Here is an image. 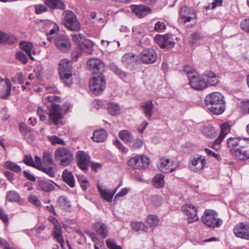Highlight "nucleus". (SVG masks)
Wrapping results in <instances>:
<instances>
[{
	"instance_id": "f257e3e1",
	"label": "nucleus",
	"mask_w": 249,
	"mask_h": 249,
	"mask_svg": "<svg viewBox=\"0 0 249 249\" xmlns=\"http://www.w3.org/2000/svg\"><path fill=\"white\" fill-rule=\"evenodd\" d=\"M204 103L210 111L215 115L222 114L225 109L224 96L219 92H213L207 95Z\"/></svg>"
},
{
	"instance_id": "f03ea898",
	"label": "nucleus",
	"mask_w": 249,
	"mask_h": 249,
	"mask_svg": "<svg viewBox=\"0 0 249 249\" xmlns=\"http://www.w3.org/2000/svg\"><path fill=\"white\" fill-rule=\"evenodd\" d=\"M184 71L187 75L190 85L192 88L201 90L206 88L203 75L200 76L194 69L187 66L184 67Z\"/></svg>"
},
{
	"instance_id": "7ed1b4c3",
	"label": "nucleus",
	"mask_w": 249,
	"mask_h": 249,
	"mask_svg": "<svg viewBox=\"0 0 249 249\" xmlns=\"http://www.w3.org/2000/svg\"><path fill=\"white\" fill-rule=\"evenodd\" d=\"M58 71L60 77L67 86L72 84V63L66 58L61 59L59 63Z\"/></svg>"
},
{
	"instance_id": "20e7f679",
	"label": "nucleus",
	"mask_w": 249,
	"mask_h": 249,
	"mask_svg": "<svg viewBox=\"0 0 249 249\" xmlns=\"http://www.w3.org/2000/svg\"><path fill=\"white\" fill-rule=\"evenodd\" d=\"M204 224L211 228H217L223 224V220L218 217L216 212L213 210H206L201 217Z\"/></svg>"
},
{
	"instance_id": "39448f33",
	"label": "nucleus",
	"mask_w": 249,
	"mask_h": 249,
	"mask_svg": "<svg viewBox=\"0 0 249 249\" xmlns=\"http://www.w3.org/2000/svg\"><path fill=\"white\" fill-rule=\"evenodd\" d=\"M71 107V105L69 102H65L62 108L59 105L53 104L49 113L50 119L55 124L57 125L63 117V113H66Z\"/></svg>"
},
{
	"instance_id": "423d86ee",
	"label": "nucleus",
	"mask_w": 249,
	"mask_h": 249,
	"mask_svg": "<svg viewBox=\"0 0 249 249\" xmlns=\"http://www.w3.org/2000/svg\"><path fill=\"white\" fill-rule=\"evenodd\" d=\"M54 158L59 162V164L63 166L70 165L73 160L72 152L65 147H59L55 150Z\"/></svg>"
},
{
	"instance_id": "0eeeda50",
	"label": "nucleus",
	"mask_w": 249,
	"mask_h": 249,
	"mask_svg": "<svg viewBox=\"0 0 249 249\" xmlns=\"http://www.w3.org/2000/svg\"><path fill=\"white\" fill-rule=\"evenodd\" d=\"M63 24L71 31H79L81 28V24L77 18L76 15L71 10H66L63 14Z\"/></svg>"
},
{
	"instance_id": "6e6552de",
	"label": "nucleus",
	"mask_w": 249,
	"mask_h": 249,
	"mask_svg": "<svg viewBox=\"0 0 249 249\" xmlns=\"http://www.w3.org/2000/svg\"><path fill=\"white\" fill-rule=\"evenodd\" d=\"M89 86L90 90L95 94L101 93L106 87V82L103 73L93 75L90 79Z\"/></svg>"
},
{
	"instance_id": "1a4fd4ad",
	"label": "nucleus",
	"mask_w": 249,
	"mask_h": 249,
	"mask_svg": "<svg viewBox=\"0 0 249 249\" xmlns=\"http://www.w3.org/2000/svg\"><path fill=\"white\" fill-rule=\"evenodd\" d=\"M179 165V162L177 160H170L166 157L159 159L157 163L158 169L164 173H170L176 170Z\"/></svg>"
},
{
	"instance_id": "9d476101",
	"label": "nucleus",
	"mask_w": 249,
	"mask_h": 249,
	"mask_svg": "<svg viewBox=\"0 0 249 249\" xmlns=\"http://www.w3.org/2000/svg\"><path fill=\"white\" fill-rule=\"evenodd\" d=\"M149 159L144 155L137 156L131 158L127 161V164L135 169H142L148 167Z\"/></svg>"
},
{
	"instance_id": "9b49d317",
	"label": "nucleus",
	"mask_w": 249,
	"mask_h": 249,
	"mask_svg": "<svg viewBox=\"0 0 249 249\" xmlns=\"http://www.w3.org/2000/svg\"><path fill=\"white\" fill-rule=\"evenodd\" d=\"M155 40L160 48L166 50L172 49L175 45L172 36L169 34L156 35Z\"/></svg>"
},
{
	"instance_id": "f8f14e48",
	"label": "nucleus",
	"mask_w": 249,
	"mask_h": 249,
	"mask_svg": "<svg viewBox=\"0 0 249 249\" xmlns=\"http://www.w3.org/2000/svg\"><path fill=\"white\" fill-rule=\"evenodd\" d=\"M206 164L205 158L198 155L191 156L188 162V165L192 171L197 172L203 169Z\"/></svg>"
},
{
	"instance_id": "ddd939ff",
	"label": "nucleus",
	"mask_w": 249,
	"mask_h": 249,
	"mask_svg": "<svg viewBox=\"0 0 249 249\" xmlns=\"http://www.w3.org/2000/svg\"><path fill=\"white\" fill-rule=\"evenodd\" d=\"M141 61L145 64H151L157 59V54L152 48H145L142 50L140 54Z\"/></svg>"
},
{
	"instance_id": "4468645a",
	"label": "nucleus",
	"mask_w": 249,
	"mask_h": 249,
	"mask_svg": "<svg viewBox=\"0 0 249 249\" xmlns=\"http://www.w3.org/2000/svg\"><path fill=\"white\" fill-rule=\"evenodd\" d=\"M76 158L77 165L85 172L89 170V164L90 162V156L88 153L79 150L76 152Z\"/></svg>"
},
{
	"instance_id": "2eb2a0df",
	"label": "nucleus",
	"mask_w": 249,
	"mask_h": 249,
	"mask_svg": "<svg viewBox=\"0 0 249 249\" xmlns=\"http://www.w3.org/2000/svg\"><path fill=\"white\" fill-rule=\"evenodd\" d=\"M233 231L236 237L249 240V223H238L234 227Z\"/></svg>"
},
{
	"instance_id": "dca6fc26",
	"label": "nucleus",
	"mask_w": 249,
	"mask_h": 249,
	"mask_svg": "<svg viewBox=\"0 0 249 249\" xmlns=\"http://www.w3.org/2000/svg\"><path fill=\"white\" fill-rule=\"evenodd\" d=\"M54 42L56 48L60 51L66 52L71 47V43L68 38L64 35L56 36L54 38Z\"/></svg>"
},
{
	"instance_id": "f3484780",
	"label": "nucleus",
	"mask_w": 249,
	"mask_h": 249,
	"mask_svg": "<svg viewBox=\"0 0 249 249\" xmlns=\"http://www.w3.org/2000/svg\"><path fill=\"white\" fill-rule=\"evenodd\" d=\"M231 154L239 160H247L249 159V140L242 145V147L232 150Z\"/></svg>"
},
{
	"instance_id": "a211bd4d",
	"label": "nucleus",
	"mask_w": 249,
	"mask_h": 249,
	"mask_svg": "<svg viewBox=\"0 0 249 249\" xmlns=\"http://www.w3.org/2000/svg\"><path fill=\"white\" fill-rule=\"evenodd\" d=\"M196 13L192 8L184 6L180 10V20L183 24L191 21L196 18Z\"/></svg>"
},
{
	"instance_id": "6ab92c4d",
	"label": "nucleus",
	"mask_w": 249,
	"mask_h": 249,
	"mask_svg": "<svg viewBox=\"0 0 249 249\" xmlns=\"http://www.w3.org/2000/svg\"><path fill=\"white\" fill-rule=\"evenodd\" d=\"M88 69L94 75L102 73L104 70V64L99 59L94 58L89 59L87 62Z\"/></svg>"
},
{
	"instance_id": "aec40b11",
	"label": "nucleus",
	"mask_w": 249,
	"mask_h": 249,
	"mask_svg": "<svg viewBox=\"0 0 249 249\" xmlns=\"http://www.w3.org/2000/svg\"><path fill=\"white\" fill-rule=\"evenodd\" d=\"M138 56L132 53H125L122 58L123 64L127 68L132 69L137 64Z\"/></svg>"
},
{
	"instance_id": "412c9836",
	"label": "nucleus",
	"mask_w": 249,
	"mask_h": 249,
	"mask_svg": "<svg viewBox=\"0 0 249 249\" xmlns=\"http://www.w3.org/2000/svg\"><path fill=\"white\" fill-rule=\"evenodd\" d=\"M181 210L187 215L188 221L190 223L196 221L198 219L196 208L194 206L191 204L185 205L182 206Z\"/></svg>"
},
{
	"instance_id": "4be33fe9",
	"label": "nucleus",
	"mask_w": 249,
	"mask_h": 249,
	"mask_svg": "<svg viewBox=\"0 0 249 249\" xmlns=\"http://www.w3.org/2000/svg\"><path fill=\"white\" fill-rule=\"evenodd\" d=\"M131 9L132 12L140 18L147 16L152 12V9L150 7L143 5H132Z\"/></svg>"
},
{
	"instance_id": "5701e85b",
	"label": "nucleus",
	"mask_w": 249,
	"mask_h": 249,
	"mask_svg": "<svg viewBox=\"0 0 249 249\" xmlns=\"http://www.w3.org/2000/svg\"><path fill=\"white\" fill-rule=\"evenodd\" d=\"M249 139H239L238 138H230L227 140V143L231 154L232 150H236V148L242 147Z\"/></svg>"
},
{
	"instance_id": "b1692460",
	"label": "nucleus",
	"mask_w": 249,
	"mask_h": 249,
	"mask_svg": "<svg viewBox=\"0 0 249 249\" xmlns=\"http://www.w3.org/2000/svg\"><path fill=\"white\" fill-rule=\"evenodd\" d=\"M202 75L204 81H205L206 87L208 85H216L219 83L218 76L212 71H206Z\"/></svg>"
},
{
	"instance_id": "393cba45",
	"label": "nucleus",
	"mask_w": 249,
	"mask_h": 249,
	"mask_svg": "<svg viewBox=\"0 0 249 249\" xmlns=\"http://www.w3.org/2000/svg\"><path fill=\"white\" fill-rule=\"evenodd\" d=\"M56 222V224H55L53 232V235L57 242L60 244L61 247L64 248L65 242L62 233V228L59 222Z\"/></svg>"
},
{
	"instance_id": "a878e982",
	"label": "nucleus",
	"mask_w": 249,
	"mask_h": 249,
	"mask_svg": "<svg viewBox=\"0 0 249 249\" xmlns=\"http://www.w3.org/2000/svg\"><path fill=\"white\" fill-rule=\"evenodd\" d=\"M107 136V131L103 129L95 130L91 137L92 140L96 142H105Z\"/></svg>"
},
{
	"instance_id": "bb28decb",
	"label": "nucleus",
	"mask_w": 249,
	"mask_h": 249,
	"mask_svg": "<svg viewBox=\"0 0 249 249\" xmlns=\"http://www.w3.org/2000/svg\"><path fill=\"white\" fill-rule=\"evenodd\" d=\"M62 177L63 180L71 187L75 186V180L72 173L68 169H65L62 173Z\"/></svg>"
},
{
	"instance_id": "cd10ccee",
	"label": "nucleus",
	"mask_w": 249,
	"mask_h": 249,
	"mask_svg": "<svg viewBox=\"0 0 249 249\" xmlns=\"http://www.w3.org/2000/svg\"><path fill=\"white\" fill-rule=\"evenodd\" d=\"M97 187L102 197L108 202H111L117 189L113 192H110L107 189H102L99 184L97 185Z\"/></svg>"
},
{
	"instance_id": "c85d7f7f",
	"label": "nucleus",
	"mask_w": 249,
	"mask_h": 249,
	"mask_svg": "<svg viewBox=\"0 0 249 249\" xmlns=\"http://www.w3.org/2000/svg\"><path fill=\"white\" fill-rule=\"evenodd\" d=\"M93 227L96 232L103 238H106L107 236L108 230L107 226L105 224L101 222H97L93 225Z\"/></svg>"
},
{
	"instance_id": "c756f323",
	"label": "nucleus",
	"mask_w": 249,
	"mask_h": 249,
	"mask_svg": "<svg viewBox=\"0 0 249 249\" xmlns=\"http://www.w3.org/2000/svg\"><path fill=\"white\" fill-rule=\"evenodd\" d=\"M204 35L200 32L192 33L189 38V43L192 46L199 44L203 40Z\"/></svg>"
},
{
	"instance_id": "7c9ffc66",
	"label": "nucleus",
	"mask_w": 249,
	"mask_h": 249,
	"mask_svg": "<svg viewBox=\"0 0 249 249\" xmlns=\"http://www.w3.org/2000/svg\"><path fill=\"white\" fill-rule=\"evenodd\" d=\"M45 3L51 9H59L64 10L66 8L65 4L61 0H45Z\"/></svg>"
},
{
	"instance_id": "2f4dec72",
	"label": "nucleus",
	"mask_w": 249,
	"mask_h": 249,
	"mask_svg": "<svg viewBox=\"0 0 249 249\" xmlns=\"http://www.w3.org/2000/svg\"><path fill=\"white\" fill-rule=\"evenodd\" d=\"M58 207L65 211H69L71 207V201L65 196H60L57 199Z\"/></svg>"
},
{
	"instance_id": "473e14b6",
	"label": "nucleus",
	"mask_w": 249,
	"mask_h": 249,
	"mask_svg": "<svg viewBox=\"0 0 249 249\" xmlns=\"http://www.w3.org/2000/svg\"><path fill=\"white\" fill-rule=\"evenodd\" d=\"M141 107L143 110L145 117L151 118L153 114V109L154 107L152 101L148 100L145 102L141 106Z\"/></svg>"
},
{
	"instance_id": "72a5a7b5",
	"label": "nucleus",
	"mask_w": 249,
	"mask_h": 249,
	"mask_svg": "<svg viewBox=\"0 0 249 249\" xmlns=\"http://www.w3.org/2000/svg\"><path fill=\"white\" fill-rule=\"evenodd\" d=\"M16 40L14 35L0 32V43L2 44L13 43Z\"/></svg>"
},
{
	"instance_id": "f704fd0d",
	"label": "nucleus",
	"mask_w": 249,
	"mask_h": 249,
	"mask_svg": "<svg viewBox=\"0 0 249 249\" xmlns=\"http://www.w3.org/2000/svg\"><path fill=\"white\" fill-rule=\"evenodd\" d=\"M20 48L26 52L28 56L32 59L34 60L32 54H35V51L33 49V44L30 42H22L20 44Z\"/></svg>"
},
{
	"instance_id": "c9c22d12",
	"label": "nucleus",
	"mask_w": 249,
	"mask_h": 249,
	"mask_svg": "<svg viewBox=\"0 0 249 249\" xmlns=\"http://www.w3.org/2000/svg\"><path fill=\"white\" fill-rule=\"evenodd\" d=\"M202 132L206 137L212 139L214 138L217 133V130L214 127L210 125L204 126Z\"/></svg>"
},
{
	"instance_id": "e433bc0d",
	"label": "nucleus",
	"mask_w": 249,
	"mask_h": 249,
	"mask_svg": "<svg viewBox=\"0 0 249 249\" xmlns=\"http://www.w3.org/2000/svg\"><path fill=\"white\" fill-rule=\"evenodd\" d=\"M119 138L125 143L131 142L133 139L132 134L128 130H122L118 133Z\"/></svg>"
},
{
	"instance_id": "4c0bfd02",
	"label": "nucleus",
	"mask_w": 249,
	"mask_h": 249,
	"mask_svg": "<svg viewBox=\"0 0 249 249\" xmlns=\"http://www.w3.org/2000/svg\"><path fill=\"white\" fill-rule=\"evenodd\" d=\"M43 161L46 166H55L51 152L45 150L43 153Z\"/></svg>"
},
{
	"instance_id": "58836bf2",
	"label": "nucleus",
	"mask_w": 249,
	"mask_h": 249,
	"mask_svg": "<svg viewBox=\"0 0 249 249\" xmlns=\"http://www.w3.org/2000/svg\"><path fill=\"white\" fill-rule=\"evenodd\" d=\"M230 131V125L228 123H224L221 125V132L217 138V142H221L227 134Z\"/></svg>"
},
{
	"instance_id": "ea45409f",
	"label": "nucleus",
	"mask_w": 249,
	"mask_h": 249,
	"mask_svg": "<svg viewBox=\"0 0 249 249\" xmlns=\"http://www.w3.org/2000/svg\"><path fill=\"white\" fill-rule=\"evenodd\" d=\"M2 82H4V84L6 85V89L4 93L0 94V97H4L10 94L12 87V84L9 79L6 78H2L0 76V84Z\"/></svg>"
},
{
	"instance_id": "a19ab883",
	"label": "nucleus",
	"mask_w": 249,
	"mask_h": 249,
	"mask_svg": "<svg viewBox=\"0 0 249 249\" xmlns=\"http://www.w3.org/2000/svg\"><path fill=\"white\" fill-rule=\"evenodd\" d=\"M7 199L10 202H18L21 200L19 195L15 191H10L7 193Z\"/></svg>"
},
{
	"instance_id": "79ce46f5",
	"label": "nucleus",
	"mask_w": 249,
	"mask_h": 249,
	"mask_svg": "<svg viewBox=\"0 0 249 249\" xmlns=\"http://www.w3.org/2000/svg\"><path fill=\"white\" fill-rule=\"evenodd\" d=\"M84 51L88 53H91L93 51V44L92 42L89 39H85L80 46Z\"/></svg>"
},
{
	"instance_id": "37998d69",
	"label": "nucleus",
	"mask_w": 249,
	"mask_h": 249,
	"mask_svg": "<svg viewBox=\"0 0 249 249\" xmlns=\"http://www.w3.org/2000/svg\"><path fill=\"white\" fill-rule=\"evenodd\" d=\"M164 176L162 174H157L153 178V183L157 188L163 187L164 185Z\"/></svg>"
},
{
	"instance_id": "c03bdc74",
	"label": "nucleus",
	"mask_w": 249,
	"mask_h": 249,
	"mask_svg": "<svg viewBox=\"0 0 249 249\" xmlns=\"http://www.w3.org/2000/svg\"><path fill=\"white\" fill-rule=\"evenodd\" d=\"M107 109L109 113L112 115H117L120 112V108L118 104L110 103L108 104Z\"/></svg>"
},
{
	"instance_id": "a18cd8bd",
	"label": "nucleus",
	"mask_w": 249,
	"mask_h": 249,
	"mask_svg": "<svg viewBox=\"0 0 249 249\" xmlns=\"http://www.w3.org/2000/svg\"><path fill=\"white\" fill-rule=\"evenodd\" d=\"M4 165L8 169L16 173H18L21 172L20 167L18 164L11 161H6L4 163Z\"/></svg>"
},
{
	"instance_id": "49530a36",
	"label": "nucleus",
	"mask_w": 249,
	"mask_h": 249,
	"mask_svg": "<svg viewBox=\"0 0 249 249\" xmlns=\"http://www.w3.org/2000/svg\"><path fill=\"white\" fill-rule=\"evenodd\" d=\"M38 185L40 188L44 192H50L54 189V186L52 184L44 180L39 181Z\"/></svg>"
},
{
	"instance_id": "de8ad7c7",
	"label": "nucleus",
	"mask_w": 249,
	"mask_h": 249,
	"mask_svg": "<svg viewBox=\"0 0 249 249\" xmlns=\"http://www.w3.org/2000/svg\"><path fill=\"white\" fill-rule=\"evenodd\" d=\"M40 21L41 22H46L49 23L53 24L55 25V27H54L53 29H51L49 31V33H46V35L47 36V40L50 42L52 41V38L51 37H49V36L54 35V34L56 33V32L57 31H59V27H58V25L55 22H53L50 20H41Z\"/></svg>"
},
{
	"instance_id": "09e8293b",
	"label": "nucleus",
	"mask_w": 249,
	"mask_h": 249,
	"mask_svg": "<svg viewBox=\"0 0 249 249\" xmlns=\"http://www.w3.org/2000/svg\"><path fill=\"white\" fill-rule=\"evenodd\" d=\"M131 227L132 229L136 231H146L147 229L145 224L141 222H132L131 223Z\"/></svg>"
},
{
	"instance_id": "8fccbe9b",
	"label": "nucleus",
	"mask_w": 249,
	"mask_h": 249,
	"mask_svg": "<svg viewBox=\"0 0 249 249\" xmlns=\"http://www.w3.org/2000/svg\"><path fill=\"white\" fill-rule=\"evenodd\" d=\"M159 222V219L155 215H149L147 218V223L150 226H156Z\"/></svg>"
},
{
	"instance_id": "3c124183",
	"label": "nucleus",
	"mask_w": 249,
	"mask_h": 249,
	"mask_svg": "<svg viewBox=\"0 0 249 249\" xmlns=\"http://www.w3.org/2000/svg\"><path fill=\"white\" fill-rule=\"evenodd\" d=\"M54 166H51L49 167H45L43 165L40 167L39 170L43 171L48 175L49 177L53 178L55 176V172L53 169Z\"/></svg>"
},
{
	"instance_id": "603ef678",
	"label": "nucleus",
	"mask_w": 249,
	"mask_h": 249,
	"mask_svg": "<svg viewBox=\"0 0 249 249\" xmlns=\"http://www.w3.org/2000/svg\"><path fill=\"white\" fill-rule=\"evenodd\" d=\"M71 36L72 40L78 43L79 46L82 45V43L86 39L85 36L82 34H73Z\"/></svg>"
},
{
	"instance_id": "864d4df0",
	"label": "nucleus",
	"mask_w": 249,
	"mask_h": 249,
	"mask_svg": "<svg viewBox=\"0 0 249 249\" xmlns=\"http://www.w3.org/2000/svg\"><path fill=\"white\" fill-rule=\"evenodd\" d=\"M48 138L49 140L51 142L52 144L53 145L56 144L65 145V142L63 140L59 138L58 137L56 136L53 135L49 136Z\"/></svg>"
},
{
	"instance_id": "5fc2aeb1",
	"label": "nucleus",
	"mask_w": 249,
	"mask_h": 249,
	"mask_svg": "<svg viewBox=\"0 0 249 249\" xmlns=\"http://www.w3.org/2000/svg\"><path fill=\"white\" fill-rule=\"evenodd\" d=\"M166 25L163 22L158 21L155 24L154 29L158 32H163L166 29Z\"/></svg>"
},
{
	"instance_id": "6e6d98bb",
	"label": "nucleus",
	"mask_w": 249,
	"mask_h": 249,
	"mask_svg": "<svg viewBox=\"0 0 249 249\" xmlns=\"http://www.w3.org/2000/svg\"><path fill=\"white\" fill-rule=\"evenodd\" d=\"M111 68V70L121 78L124 79L126 77V73L119 69L117 66H112Z\"/></svg>"
},
{
	"instance_id": "4d7b16f0",
	"label": "nucleus",
	"mask_w": 249,
	"mask_h": 249,
	"mask_svg": "<svg viewBox=\"0 0 249 249\" xmlns=\"http://www.w3.org/2000/svg\"><path fill=\"white\" fill-rule=\"evenodd\" d=\"M16 58L21 61L23 64H26L28 62L26 55L21 51H18L16 53Z\"/></svg>"
},
{
	"instance_id": "13d9d810",
	"label": "nucleus",
	"mask_w": 249,
	"mask_h": 249,
	"mask_svg": "<svg viewBox=\"0 0 249 249\" xmlns=\"http://www.w3.org/2000/svg\"><path fill=\"white\" fill-rule=\"evenodd\" d=\"M28 201L32 204L37 207H39L41 203L38 198L35 195H32L30 196L28 198Z\"/></svg>"
},
{
	"instance_id": "bf43d9fd",
	"label": "nucleus",
	"mask_w": 249,
	"mask_h": 249,
	"mask_svg": "<svg viewBox=\"0 0 249 249\" xmlns=\"http://www.w3.org/2000/svg\"><path fill=\"white\" fill-rule=\"evenodd\" d=\"M19 130L24 137L31 131L30 128L25 124H20Z\"/></svg>"
},
{
	"instance_id": "052dcab7",
	"label": "nucleus",
	"mask_w": 249,
	"mask_h": 249,
	"mask_svg": "<svg viewBox=\"0 0 249 249\" xmlns=\"http://www.w3.org/2000/svg\"><path fill=\"white\" fill-rule=\"evenodd\" d=\"M143 144V142L142 139H136L134 140L133 143L131 145V148L132 149H138L142 147Z\"/></svg>"
},
{
	"instance_id": "680f3d73",
	"label": "nucleus",
	"mask_w": 249,
	"mask_h": 249,
	"mask_svg": "<svg viewBox=\"0 0 249 249\" xmlns=\"http://www.w3.org/2000/svg\"><path fill=\"white\" fill-rule=\"evenodd\" d=\"M36 13L37 14H40L48 10L46 5L43 4H37L35 5Z\"/></svg>"
},
{
	"instance_id": "e2e57ef3",
	"label": "nucleus",
	"mask_w": 249,
	"mask_h": 249,
	"mask_svg": "<svg viewBox=\"0 0 249 249\" xmlns=\"http://www.w3.org/2000/svg\"><path fill=\"white\" fill-rule=\"evenodd\" d=\"M106 244L110 249H122L121 247L116 245L113 240L107 239L106 241Z\"/></svg>"
},
{
	"instance_id": "0e129e2a",
	"label": "nucleus",
	"mask_w": 249,
	"mask_h": 249,
	"mask_svg": "<svg viewBox=\"0 0 249 249\" xmlns=\"http://www.w3.org/2000/svg\"><path fill=\"white\" fill-rule=\"evenodd\" d=\"M151 201L154 205L159 206L161 204L162 199L160 196L155 195L152 196Z\"/></svg>"
},
{
	"instance_id": "69168bd1",
	"label": "nucleus",
	"mask_w": 249,
	"mask_h": 249,
	"mask_svg": "<svg viewBox=\"0 0 249 249\" xmlns=\"http://www.w3.org/2000/svg\"><path fill=\"white\" fill-rule=\"evenodd\" d=\"M23 161L27 165L34 167V161L31 155H26L23 159Z\"/></svg>"
},
{
	"instance_id": "338daca9",
	"label": "nucleus",
	"mask_w": 249,
	"mask_h": 249,
	"mask_svg": "<svg viewBox=\"0 0 249 249\" xmlns=\"http://www.w3.org/2000/svg\"><path fill=\"white\" fill-rule=\"evenodd\" d=\"M241 28L246 32L249 33V18L243 20L240 24Z\"/></svg>"
},
{
	"instance_id": "774afa93",
	"label": "nucleus",
	"mask_w": 249,
	"mask_h": 249,
	"mask_svg": "<svg viewBox=\"0 0 249 249\" xmlns=\"http://www.w3.org/2000/svg\"><path fill=\"white\" fill-rule=\"evenodd\" d=\"M241 108L244 113L249 114V100L242 102Z\"/></svg>"
}]
</instances>
